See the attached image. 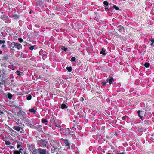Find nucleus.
Listing matches in <instances>:
<instances>
[{"mask_svg":"<svg viewBox=\"0 0 154 154\" xmlns=\"http://www.w3.org/2000/svg\"><path fill=\"white\" fill-rule=\"evenodd\" d=\"M50 144L52 146L54 149H60L61 148L59 143L57 142L54 140H51L50 141Z\"/></svg>","mask_w":154,"mask_h":154,"instance_id":"nucleus-1","label":"nucleus"},{"mask_svg":"<svg viewBox=\"0 0 154 154\" xmlns=\"http://www.w3.org/2000/svg\"><path fill=\"white\" fill-rule=\"evenodd\" d=\"M37 142L38 144L42 147H47V144L48 143L47 140L45 139H41L38 140Z\"/></svg>","mask_w":154,"mask_h":154,"instance_id":"nucleus-2","label":"nucleus"},{"mask_svg":"<svg viewBox=\"0 0 154 154\" xmlns=\"http://www.w3.org/2000/svg\"><path fill=\"white\" fill-rule=\"evenodd\" d=\"M37 152L39 154H49L48 151L42 148H39L37 150Z\"/></svg>","mask_w":154,"mask_h":154,"instance_id":"nucleus-3","label":"nucleus"},{"mask_svg":"<svg viewBox=\"0 0 154 154\" xmlns=\"http://www.w3.org/2000/svg\"><path fill=\"white\" fill-rule=\"evenodd\" d=\"M137 113L139 117L141 119H142L143 115H145V114H146V112L143 110L141 111L138 110L137 111Z\"/></svg>","mask_w":154,"mask_h":154,"instance_id":"nucleus-4","label":"nucleus"},{"mask_svg":"<svg viewBox=\"0 0 154 154\" xmlns=\"http://www.w3.org/2000/svg\"><path fill=\"white\" fill-rule=\"evenodd\" d=\"M20 118L22 119L25 120H26V122H27V123L30 125H31L32 126V127H34V126L32 125V124H31V122L29 120L27 121L26 120V119H28L27 118V117L26 116V115L25 114V113H23V116H20Z\"/></svg>","mask_w":154,"mask_h":154,"instance_id":"nucleus-5","label":"nucleus"},{"mask_svg":"<svg viewBox=\"0 0 154 154\" xmlns=\"http://www.w3.org/2000/svg\"><path fill=\"white\" fill-rule=\"evenodd\" d=\"M13 45H14V46L12 47L13 48H16L18 50L22 48V46L20 44L14 42H13Z\"/></svg>","mask_w":154,"mask_h":154,"instance_id":"nucleus-6","label":"nucleus"},{"mask_svg":"<svg viewBox=\"0 0 154 154\" xmlns=\"http://www.w3.org/2000/svg\"><path fill=\"white\" fill-rule=\"evenodd\" d=\"M64 144L66 147L70 148V143H69L68 140L66 139H64L63 140Z\"/></svg>","mask_w":154,"mask_h":154,"instance_id":"nucleus-7","label":"nucleus"},{"mask_svg":"<svg viewBox=\"0 0 154 154\" xmlns=\"http://www.w3.org/2000/svg\"><path fill=\"white\" fill-rule=\"evenodd\" d=\"M72 130L71 128H68L65 130L66 133V134H68L70 135L72 134L73 133V132L71 130Z\"/></svg>","mask_w":154,"mask_h":154,"instance_id":"nucleus-8","label":"nucleus"},{"mask_svg":"<svg viewBox=\"0 0 154 154\" xmlns=\"http://www.w3.org/2000/svg\"><path fill=\"white\" fill-rule=\"evenodd\" d=\"M106 81L108 82L110 85L114 82V79L112 78H107L106 79Z\"/></svg>","mask_w":154,"mask_h":154,"instance_id":"nucleus-9","label":"nucleus"},{"mask_svg":"<svg viewBox=\"0 0 154 154\" xmlns=\"http://www.w3.org/2000/svg\"><path fill=\"white\" fill-rule=\"evenodd\" d=\"M118 30L121 32H122L124 31V28L121 25H119L117 27Z\"/></svg>","mask_w":154,"mask_h":154,"instance_id":"nucleus-10","label":"nucleus"},{"mask_svg":"<svg viewBox=\"0 0 154 154\" xmlns=\"http://www.w3.org/2000/svg\"><path fill=\"white\" fill-rule=\"evenodd\" d=\"M13 129L17 131H19L20 130V128L19 126H14L13 127Z\"/></svg>","mask_w":154,"mask_h":154,"instance_id":"nucleus-11","label":"nucleus"},{"mask_svg":"<svg viewBox=\"0 0 154 154\" xmlns=\"http://www.w3.org/2000/svg\"><path fill=\"white\" fill-rule=\"evenodd\" d=\"M148 121H145L143 122H142V125H143V126H146V125H145L146 124L147 125Z\"/></svg>","mask_w":154,"mask_h":154,"instance_id":"nucleus-12","label":"nucleus"},{"mask_svg":"<svg viewBox=\"0 0 154 154\" xmlns=\"http://www.w3.org/2000/svg\"><path fill=\"white\" fill-rule=\"evenodd\" d=\"M61 107L62 109H65V108H67V106L66 105H65L64 104H62L61 105Z\"/></svg>","mask_w":154,"mask_h":154,"instance_id":"nucleus-13","label":"nucleus"},{"mask_svg":"<svg viewBox=\"0 0 154 154\" xmlns=\"http://www.w3.org/2000/svg\"><path fill=\"white\" fill-rule=\"evenodd\" d=\"M42 123H44L45 124V125H47V120L45 119H43L42 120Z\"/></svg>","mask_w":154,"mask_h":154,"instance_id":"nucleus-14","label":"nucleus"},{"mask_svg":"<svg viewBox=\"0 0 154 154\" xmlns=\"http://www.w3.org/2000/svg\"><path fill=\"white\" fill-rule=\"evenodd\" d=\"M61 49L62 50H64L65 51H66L67 49V48H65L64 46H62L60 47Z\"/></svg>","mask_w":154,"mask_h":154,"instance_id":"nucleus-15","label":"nucleus"},{"mask_svg":"<svg viewBox=\"0 0 154 154\" xmlns=\"http://www.w3.org/2000/svg\"><path fill=\"white\" fill-rule=\"evenodd\" d=\"M16 72L17 73V75L19 76L22 75V74H23V72H20L19 71H16Z\"/></svg>","mask_w":154,"mask_h":154,"instance_id":"nucleus-16","label":"nucleus"},{"mask_svg":"<svg viewBox=\"0 0 154 154\" xmlns=\"http://www.w3.org/2000/svg\"><path fill=\"white\" fill-rule=\"evenodd\" d=\"M7 95H8V98L9 99H11L12 98V95L11 93H8V94Z\"/></svg>","mask_w":154,"mask_h":154,"instance_id":"nucleus-17","label":"nucleus"},{"mask_svg":"<svg viewBox=\"0 0 154 154\" xmlns=\"http://www.w3.org/2000/svg\"><path fill=\"white\" fill-rule=\"evenodd\" d=\"M100 53L101 54L104 55H105L106 54L105 53V51L103 49H102V51L100 52Z\"/></svg>","mask_w":154,"mask_h":154,"instance_id":"nucleus-18","label":"nucleus"},{"mask_svg":"<svg viewBox=\"0 0 154 154\" xmlns=\"http://www.w3.org/2000/svg\"><path fill=\"white\" fill-rule=\"evenodd\" d=\"M144 66L146 68H148L149 66V63L146 62L144 64Z\"/></svg>","mask_w":154,"mask_h":154,"instance_id":"nucleus-19","label":"nucleus"},{"mask_svg":"<svg viewBox=\"0 0 154 154\" xmlns=\"http://www.w3.org/2000/svg\"><path fill=\"white\" fill-rule=\"evenodd\" d=\"M32 98V96L30 95H29L27 96V99L28 100H30Z\"/></svg>","mask_w":154,"mask_h":154,"instance_id":"nucleus-20","label":"nucleus"},{"mask_svg":"<svg viewBox=\"0 0 154 154\" xmlns=\"http://www.w3.org/2000/svg\"><path fill=\"white\" fill-rule=\"evenodd\" d=\"M29 111L31 112H33L34 113L36 112L35 110H34L33 109H29Z\"/></svg>","mask_w":154,"mask_h":154,"instance_id":"nucleus-21","label":"nucleus"},{"mask_svg":"<svg viewBox=\"0 0 154 154\" xmlns=\"http://www.w3.org/2000/svg\"><path fill=\"white\" fill-rule=\"evenodd\" d=\"M12 17L15 19H18L19 18V16L17 15H13Z\"/></svg>","mask_w":154,"mask_h":154,"instance_id":"nucleus-22","label":"nucleus"},{"mask_svg":"<svg viewBox=\"0 0 154 154\" xmlns=\"http://www.w3.org/2000/svg\"><path fill=\"white\" fill-rule=\"evenodd\" d=\"M66 69L69 72H71L72 70V69L71 67H67Z\"/></svg>","mask_w":154,"mask_h":154,"instance_id":"nucleus-23","label":"nucleus"},{"mask_svg":"<svg viewBox=\"0 0 154 154\" xmlns=\"http://www.w3.org/2000/svg\"><path fill=\"white\" fill-rule=\"evenodd\" d=\"M14 153V154H20V152L19 151L15 150Z\"/></svg>","mask_w":154,"mask_h":154,"instance_id":"nucleus-24","label":"nucleus"},{"mask_svg":"<svg viewBox=\"0 0 154 154\" xmlns=\"http://www.w3.org/2000/svg\"><path fill=\"white\" fill-rule=\"evenodd\" d=\"M103 3L104 4V5H106V6L108 5H109L108 2L107 1H105L103 2Z\"/></svg>","mask_w":154,"mask_h":154,"instance_id":"nucleus-25","label":"nucleus"},{"mask_svg":"<svg viewBox=\"0 0 154 154\" xmlns=\"http://www.w3.org/2000/svg\"><path fill=\"white\" fill-rule=\"evenodd\" d=\"M113 7L114 8L116 9V10H119V8L116 5H114L113 6Z\"/></svg>","mask_w":154,"mask_h":154,"instance_id":"nucleus-26","label":"nucleus"},{"mask_svg":"<svg viewBox=\"0 0 154 154\" xmlns=\"http://www.w3.org/2000/svg\"><path fill=\"white\" fill-rule=\"evenodd\" d=\"M75 57H72L71 58V61H75Z\"/></svg>","mask_w":154,"mask_h":154,"instance_id":"nucleus-27","label":"nucleus"},{"mask_svg":"<svg viewBox=\"0 0 154 154\" xmlns=\"http://www.w3.org/2000/svg\"><path fill=\"white\" fill-rule=\"evenodd\" d=\"M5 43V40H0V44H4Z\"/></svg>","mask_w":154,"mask_h":154,"instance_id":"nucleus-28","label":"nucleus"},{"mask_svg":"<svg viewBox=\"0 0 154 154\" xmlns=\"http://www.w3.org/2000/svg\"><path fill=\"white\" fill-rule=\"evenodd\" d=\"M35 47V46H31L29 48V49L30 50H33V49H34V47Z\"/></svg>","mask_w":154,"mask_h":154,"instance_id":"nucleus-29","label":"nucleus"},{"mask_svg":"<svg viewBox=\"0 0 154 154\" xmlns=\"http://www.w3.org/2000/svg\"><path fill=\"white\" fill-rule=\"evenodd\" d=\"M6 144L7 145H10L11 143L10 142L7 141L6 142Z\"/></svg>","mask_w":154,"mask_h":154,"instance_id":"nucleus-30","label":"nucleus"},{"mask_svg":"<svg viewBox=\"0 0 154 154\" xmlns=\"http://www.w3.org/2000/svg\"><path fill=\"white\" fill-rule=\"evenodd\" d=\"M1 18L3 20H4L5 19L4 16V15L2 16L1 17Z\"/></svg>","mask_w":154,"mask_h":154,"instance_id":"nucleus-31","label":"nucleus"},{"mask_svg":"<svg viewBox=\"0 0 154 154\" xmlns=\"http://www.w3.org/2000/svg\"><path fill=\"white\" fill-rule=\"evenodd\" d=\"M106 83V82L105 81H103L102 82V84L103 85H105Z\"/></svg>","mask_w":154,"mask_h":154,"instance_id":"nucleus-32","label":"nucleus"},{"mask_svg":"<svg viewBox=\"0 0 154 154\" xmlns=\"http://www.w3.org/2000/svg\"><path fill=\"white\" fill-rule=\"evenodd\" d=\"M19 41L20 42H21L23 41V40L22 39L20 38L19 39Z\"/></svg>","mask_w":154,"mask_h":154,"instance_id":"nucleus-33","label":"nucleus"},{"mask_svg":"<svg viewBox=\"0 0 154 154\" xmlns=\"http://www.w3.org/2000/svg\"><path fill=\"white\" fill-rule=\"evenodd\" d=\"M2 48H6V46L4 44H3L2 45Z\"/></svg>","mask_w":154,"mask_h":154,"instance_id":"nucleus-34","label":"nucleus"},{"mask_svg":"<svg viewBox=\"0 0 154 154\" xmlns=\"http://www.w3.org/2000/svg\"><path fill=\"white\" fill-rule=\"evenodd\" d=\"M23 150V149L22 148H20V149H19V152H20H20H22V151Z\"/></svg>","mask_w":154,"mask_h":154,"instance_id":"nucleus-35","label":"nucleus"},{"mask_svg":"<svg viewBox=\"0 0 154 154\" xmlns=\"http://www.w3.org/2000/svg\"><path fill=\"white\" fill-rule=\"evenodd\" d=\"M4 114V112L1 111H0V115H2Z\"/></svg>","mask_w":154,"mask_h":154,"instance_id":"nucleus-36","label":"nucleus"},{"mask_svg":"<svg viewBox=\"0 0 154 154\" xmlns=\"http://www.w3.org/2000/svg\"><path fill=\"white\" fill-rule=\"evenodd\" d=\"M151 42L152 43V44H153V43L154 42V39H152L151 40Z\"/></svg>","mask_w":154,"mask_h":154,"instance_id":"nucleus-37","label":"nucleus"},{"mask_svg":"<svg viewBox=\"0 0 154 154\" xmlns=\"http://www.w3.org/2000/svg\"><path fill=\"white\" fill-rule=\"evenodd\" d=\"M21 146L20 145H19V144H18L17 145V147L18 148H19Z\"/></svg>","mask_w":154,"mask_h":154,"instance_id":"nucleus-38","label":"nucleus"},{"mask_svg":"<svg viewBox=\"0 0 154 154\" xmlns=\"http://www.w3.org/2000/svg\"><path fill=\"white\" fill-rule=\"evenodd\" d=\"M80 100L81 101H83L84 100V99L82 97H81L80 99Z\"/></svg>","mask_w":154,"mask_h":154,"instance_id":"nucleus-39","label":"nucleus"},{"mask_svg":"<svg viewBox=\"0 0 154 154\" xmlns=\"http://www.w3.org/2000/svg\"><path fill=\"white\" fill-rule=\"evenodd\" d=\"M117 154H125V153L122 152V153H118Z\"/></svg>","mask_w":154,"mask_h":154,"instance_id":"nucleus-40","label":"nucleus"},{"mask_svg":"<svg viewBox=\"0 0 154 154\" xmlns=\"http://www.w3.org/2000/svg\"><path fill=\"white\" fill-rule=\"evenodd\" d=\"M122 119L123 120H124L125 119V118L124 117H122Z\"/></svg>","mask_w":154,"mask_h":154,"instance_id":"nucleus-41","label":"nucleus"},{"mask_svg":"<svg viewBox=\"0 0 154 154\" xmlns=\"http://www.w3.org/2000/svg\"><path fill=\"white\" fill-rule=\"evenodd\" d=\"M0 54H2V51H1V50H0Z\"/></svg>","mask_w":154,"mask_h":154,"instance_id":"nucleus-42","label":"nucleus"},{"mask_svg":"<svg viewBox=\"0 0 154 154\" xmlns=\"http://www.w3.org/2000/svg\"><path fill=\"white\" fill-rule=\"evenodd\" d=\"M153 44H152V43H151V44H150V45L151 46H152V45H153Z\"/></svg>","mask_w":154,"mask_h":154,"instance_id":"nucleus-43","label":"nucleus"},{"mask_svg":"<svg viewBox=\"0 0 154 154\" xmlns=\"http://www.w3.org/2000/svg\"><path fill=\"white\" fill-rule=\"evenodd\" d=\"M105 9L106 10L108 9V8H105Z\"/></svg>","mask_w":154,"mask_h":154,"instance_id":"nucleus-44","label":"nucleus"},{"mask_svg":"<svg viewBox=\"0 0 154 154\" xmlns=\"http://www.w3.org/2000/svg\"><path fill=\"white\" fill-rule=\"evenodd\" d=\"M53 149H51L52 151H53Z\"/></svg>","mask_w":154,"mask_h":154,"instance_id":"nucleus-45","label":"nucleus"},{"mask_svg":"<svg viewBox=\"0 0 154 154\" xmlns=\"http://www.w3.org/2000/svg\"><path fill=\"white\" fill-rule=\"evenodd\" d=\"M53 149H51L52 151H53Z\"/></svg>","mask_w":154,"mask_h":154,"instance_id":"nucleus-46","label":"nucleus"},{"mask_svg":"<svg viewBox=\"0 0 154 154\" xmlns=\"http://www.w3.org/2000/svg\"><path fill=\"white\" fill-rule=\"evenodd\" d=\"M107 154H111V153H107Z\"/></svg>","mask_w":154,"mask_h":154,"instance_id":"nucleus-47","label":"nucleus"}]
</instances>
